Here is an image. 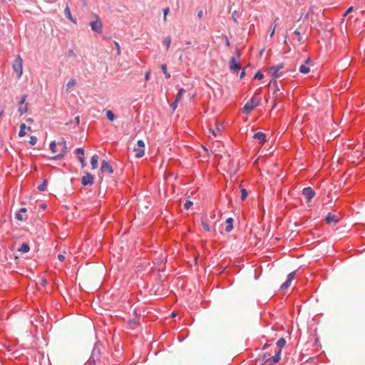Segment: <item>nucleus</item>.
I'll list each match as a JSON object with an SVG mask.
<instances>
[{
    "label": "nucleus",
    "instance_id": "nucleus-23",
    "mask_svg": "<svg viewBox=\"0 0 365 365\" xmlns=\"http://www.w3.org/2000/svg\"><path fill=\"white\" fill-rule=\"evenodd\" d=\"M106 115L110 121H113L116 118L115 115L110 110L106 111Z\"/></svg>",
    "mask_w": 365,
    "mask_h": 365
},
{
    "label": "nucleus",
    "instance_id": "nucleus-46",
    "mask_svg": "<svg viewBox=\"0 0 365 365\" xmlns=\"http://www.w3.org/2000/svg\"><path fill=\"white\" fill-rule=\"evenodd\" d=\"M114 44L115 46V48L117 50V54H120V45L118 42L116 41H114Z\"/></svg>",
    "mask_w": 365,
    "mask_h": 365
},
{
    "label": "nucleus",
    "instance_id": "nucleus-29",
    "mask_svg": "<svg viewBox=\"0 0 365 365\" xmlns=\"http://www.w3.org/2000/svg\"><path fill=\"white\" fill-rule=\"evenodd\" d=\"M26 125L24 123H21L20 125V130L19 132V137H24L26 135L25 132Z\"/></svg>",
    "mask_w": 365,
    "mask_h": 365
},
{
    "label": "nucleus",
    "instance_id": "nucleus-2",
    "mask_svg": "<svg viewBox=\"0 0 365 365\" xmlns=\"http://www.w3.org/2000/svg\"><path fill=\"white\" fill-rule=\"evenodd\" d=\"M235 53L236 58L234 56L232 57L229 62L230 68L233 72L239 71L241 69V66L240 63L241 54L237 48L235 49Z\"/></svg>",
    "mask_w": 365,
    "mask_h": 365
},
{
    "label": "nucleus",
    "instance_id": "nucleus-21",
    "mask_svg": "<svg viewBox=\"0 0 365 365\" xmlns=\"http://www.w3.org/2000/svg\"><path fill=\"white\" fill-rule=\"evenodd\" d=\"M98 160V156L97 155H94L91 157V165L92 169L94 170L97 168Z\"/></svg>",
    "mask_w": 365,
    "mask_h": 365
},
{
    "label": "nucleus",
    "instance_id": "nucleus-39",
    "mask_svg": "<svg viewBox=\"0 0 365 365\" xmlns=\"http://www.w3.org/2000/svg\"><path fill=\"white\" fill-rule=\"evenodd\" d=\"M239 17V14L237 13V11H234L232 13V19H233V21L235 22V23H237V19Z\"/></svg>",
    "mask_w": 365,
    "mask_h": 365
},
{
    "label": "nucleus",
    "instance_id": "nucleus-33",
    "mask_svg": "<svg viewBox=\"0 0 365 365\" xmlns=\"http://www.w3.org/2000/svg\"><path fill=\"white\" fill-rule=\"evenodd\" d=\"M285 344H286V340L284 338H280L277 341V346L280 347V348L284 347L285 346Z\"/></svg>",
    "mask_w": 365,
    "mask_h": 365
},
{
    "label": "nucleus",
    "instance_id": "nucleus-10",
    "mask_svg": "<svg viewBox=\"0 0 365 365\" xmlns=\"http://www.w3.org/2000/svg\"><path fill=\"white\" fill-rule=\"evenodd\" d=\"M302 193L307 198V202H311L313 197L315 196V192L311 187H304Z\"/></svg>",
    "mask_w": 365,
    "mask_h": 365
},
{
    "label": "nucleus",
    "instance_id": "nucleus-11",
    "mask_svg": "<svg viewBox=\"0 0 365 365\" xmlns=\"http://www.w3.org/2000/svg\"><path fill=\"white\" fill-rule=\"evenodd\" d=\"M296 272L297 271L294 270L287 275L286 281L280 287L281 290H286L290 286L292 281L295 277Z\"/></svg>",
    "mask_w": 365,
    "mask_h": 365
},
{
    "label": "nucleus",
    "instance_id": "nucleus-5",
    "mask_svg": "<svg viewBox=\"0 0 365 365\" xmlns=\"http://www.w3.org/2000/svg\"><path fill=\"white\" fill-rule=\"evenodd\" d=\"M13 69L17 74V78H20L23 73V60L20 55H17L15 58V63L13 65Z\"/></svg>",
    "mask_w": 365,
    "mask_h": 365
},
{
    "label": "nucleus",
    "instance_id": "nucleus-1",
    "mask_svg": "<svg viewBox=\"0 0 365 365\" xmlns=\"http://www.w3.org/2000/svg\"><path fill=\"white\" fill-rule=\"evenodd\" d=\"M101 349L99 347V341H96L93 347L91 356L87 360L86 365H103L101 360Z\"/></svg>",
    "mask_w": 365,
    "mask_h": 365
},
{
    "label": "nucleus",
    "instance_id": "nucleus-24",
    "mask_svg": "<svg viewBox=\"0 0 365 365\" xmlns=\"http://www.w3.org/2000/svg\"><path fill=\"white\" fill-rule=\"evenodd\" d=\"M299 71L300 73H302L303 74H307V73H309L310 68L305 65H301L299 66Z\"/></svg>",
    "mask_w": 365,
    "mask_h": 365
},
{
    "label": "nucleus",
    "instance_id": "nucleus-59",
    "mask_svg": "<svg viewBox=\"0 0 365 365\" xmlns=\"http://www.w3.org/2000/svg\"><path fill=\"white\" fill-rule=\"evenodd\" d=\"M304 17V19H308V16H309V14H302V17Z\"/></svg>",
    "mask_w": 365,
    "mask_h": 365
},
{
    "label": "nucleus",
    "instance_id": "nucleus-53",
    "mask_svg": "<svg viewBox=\"0 0 365 365\" xmlns=\"http://www.w3.org/2000/svg\"><path fill=\"white\" fill-rule=\"evenodd\" d=\"M245 70L243 69V70L242 71L241 73H240V79H242V78L245 77Z\"/></svg>",
    "mask_w": 365,
    "mask_h": 365
},
{
    "label": "nucleus",
    "instance_id": "nucleus-27",
    "mask_svg": "<svg viewBox=\"0 0 365 365\" xmlns=\"http://www.w3.org/2000/svg\"><path fill=\"white\" fill-rule=\"evenodd\" d=\"M161 69H162V71H163V73L165 75V78H167V79L170 78V74L167 71V66L165 64H163L161 66Z\"/></svg>",
    "mask_w": 365,
    "mask_h": 365
},
{
    "label": "nucleus",
    "instance_id": "nucleus-26",
    "mask_svg": "<svg viewBox=\"0 0 365 365\" xmlns=\"http://www.w3.org/2000/svg\"><path fill=\"white\" fill-rule=\"evenodd\" d=\"M185 93V90L183 88H181L178 90V93L175 96V99L177 101H180L182 96Z\"/></svg>",
    "mask_w": 365,
    "mask_h": 365
},
{
    "label": "nucleus",
    "instance_id": "nucleus-49",
    "mask_svg": "<svg viewBox=\"0 0 365 365\" xmlns=\"http://www.w3.org/2000/svg\"><path fill=\"white\" fill-rule=\"evenodd\" d=\"M66 257L63 255L59 254L58 255V259L61 262H63L65 260Z\"/></svg>",
    "mask_w": 365,
    "mask_h": 365
},
{
    "label": "nucleus",
    "instance_id": "nucleus-43",
    "mask_svg": "<svg viewBox=\"0 0 365 365\" xmlns=\"http://www.w3.org/2000/svg\"><path fill=\"white\" fill-rule=\"evenodd\" d=\"M293 34L298 36V41L301 42L302 40V37L301 36L300 32L298 30H295Z\"/></svg>",
    "mask_w": 365,
    "mask_h": 365
},
{
    "label": "nucleus",
    "instance_id": "nucleus-55",
    "mask_svg": "<svg viewBox=\"0 0 365 365\" xmlns=\"http://www.w3.org/2000/svg\"><path fill=\"white\" fill-rule=\"evenodd\" d=\"M150 78V72H146L145 75V81H148Z\"/></svg>",
    "mask_w": 365,
    "mask_h": 365
},
{
    "label": "nucleus",
    "instance_id": "nucleus-51",
    "mask_svg": "<svg viewBox=\"0 0 365 365\" xmlns=\"http://www.w3.org/2000/svg\"><path fill=\"white\" fill-rule=\"evenodd\" d=\"M74 120H75L76 125H78L79 124V123H80V117L79 116H76V117H75Z\"/></svg>",
    "mask_w": 365,
    "mask_h": 365
},
{
    "label": "nucleus",
    "instance_id": "nucleus-50",
    "mask_svg": "<svg viewBox=\"0 0 365 365\" xmlns=\"http://www.w3.org/2000/svg\"><path fill=\"white\" fill-rule=\"evenodd\" d=\"M203 16V11L202 10H200L198 12H197V17L199 19H202Z\"/></svg>",
    "mask_w": 365,
    "mask_h": 365
},
{
    "label": "nucleus",
    "instance_id": "nucleus-41",
    "mask_svg": "<svg viewBox=\"0 0 365 365\" xmlns=\"http://www.w3.org/2000/svg\"><path fill=\"white\" fill-rule=\"evenodd\" d=\"M76 153L83 156L84 155V149L83 148H78L76 149Z\"/></svg>",
    "mask_w": 365,
    "mask_h": 365
},
{
    "label": "nucleus",
    "instance_id": "nucleus-54",
    "mask_svg": "<svg viewBox=\"0 0 365 365\" xmlns=\"http://www.w3.org/2000/svg\"><path fill=\"white\" fill-rule=\"evenodd\" d=\"M352 10H353V7H352V6L349 7V8L346 11V12H345L344 15H346V14H349L350 12H351V11H352Z\"/></svg>",
    "mask_w": 365,
    "mask_h": 365
},
{
    "label": "nucleus",
    "instance_id": "nucleus-30",
    "mask_svg": "<svg viewBox=\"0 0 365 365\" xmlns=\"http://www.w3.org/2000/svg\"><path fill=\"white\" fill-rule=\"evenodd\" d=\"M46 185H47V180H44L43 182L41 184L38 185L37 189L39 191H45L46 189Z\"/></svg>",
    "mask_w": 365,
    "mask_h": 365
},
{
    "label": "nucleus",
    "instance_id": "nucleus-7",
    "mask_svg": "<svg viewBox=\"0 0 365 365\" xmlns=\"http://www.w3.org/2000/svg\"><path fill=\"white\" fill-rule=\"evenodd\" d=\"M91 30L97 34L103 32L102 23L98 16H96V19L90 22Z\"/></svg>",
    "mask_w": 365,
    "mask_h": 365
},
{
    "label": "nucleus",
    "instance_id": "nucleus-22",
    "mask_svg": "<svg viewBox=\"0 0 365 365\" xmlns=\"http://www.w3.org/2000/svg\"><path fill=\"white\" fill-rule=\"evenodd\" d=\"M128 324L131 329H135L139 324V322L136 319H129Z\"/></svg>",
    "mask_w": 365,
    "mask_h": 365
},
{
    "label": "nucleus",
    "instance_id": "nucleus-45",
    "mask_svg": "<svg viewBox=\"0 0 365 365\" xmlns=\"http://www.w3.org/2000/svg\"><path fill=\"white\" fill-rule=\"evenodd\" d=\"M170 9L169 8H165L163 9V20L164 21H166V16H167V14H168Z\"/></svg>",
    "mask_w": 365,
    "mask_h": 365
},
{
    "label": "nucleus",
    "instance_id": "nucleus-16",
    "mask_svg": "<svg viewBox=\"0 0 365 365\" xmlns=\"http://www.w3.org/2000/svg\"><path fill=\"white\" fill-rule=\"evenodd\" d=\"M254 139L258 140L259 143L262 144L266 141V135L262 132H257L254 134Z\"/></svg>",
    "mask_w": 365,
    "mask_h": 365
},
{
    "label": "nucleus",
    "instance_id": "nucleus-32",
    "mask_svg": "<svg viewBox=\"0 0 365 365\" xmlns=\"http://www.w3.org/2000/svg\"><path fill=\"white\" fill-rule=\"evenodd\" d=\"M163 44L166 46L167 47V49H168L170 46V43H171V38L170 36H167L165 37L164 39H163Z\"/></svg>",
    "mask_w": 365,
    "mask_h": 365
},
{
    "label": "nucleus",
    "instance_id": "nucleus-52",
    "mask_svg": "<svg viewBox=\"0 0 365 365\" xmlns=\"http://www.w3.org/2000/svg\"><path fill=\"white\" fill-rule=\"evenodd\" d=\"M275 28H276V25H274L272 31H270V36L271 37L273 36V35L274 34Z\"/></svg>",
    "mask_w": 365,
    "mask_h": 365
},
{
    "label": "nucleus",
    "instance_id": "nucleus-48",
    "mask_svg": "<svg viewBox=\"0 0 365 365\" xmlns=\"http://www.w3.org/2000/svg\"><path fill=\"white\" fill-rule=\"evenodd\" d=\"M222 38H224L225 39V44H226V46L227 47H230V41H229V38L227 36L225 35H223L222 36Z\"/></svg>",
    "mask_w": 365,
    "mask_h": 365
},
{
    "label": "nucleus",
    "instance_id": "nucleus-58",
    "mask_svg": "<svg viewBox=\"0 0 365 365\" xmlns=\"http://www.w3.org/2000/svg\"><path fill=\"white\" fill-rule=\"evenodd\" d=\"M269 346H270V345H269V344L266 343V344L264 345V346H263V349H263V350H264V349H267Z\"/></svg>",
    "mask_w": 365,
    "mask_h": 365
},
{
    "label": "nucleus",
    "instance_id": "nucleus-37",
    "mask_svg": "<svg viewBox=\"0 0 365 365\" xmlns=\"http://www.w3.org/2000/svg\"><path fill=\"white\" fill-rule=\"evenodd\" d=\"M193 205L192 202L190 200H187L185 201V204H184V207L186 209V210H189L191 206Z\"/></svg>",
    "mask_w": 365,
    "mask_h": 365
},
{
    "label": "nucleus",
    "instance_id": "nucleus-61",
    "mask_svg": "<svg viewBox=\"0 0 365 365\" xmlns=\"http://www.w3.org/2000/svg\"><path fill=\"white\" fill-rule=\"evenodd\" d=\"M279 20V18L278 17H276L274 21V25H276L277 26V21Z\"/></svg>",
    "mask_w": 365,
    "mask_h": 365
},
{
    "label": "nucleus",
    "instance_id": "nucleus-64",
    "mask_svg": "<svg viewBox=\"0 0 365 365\" xmlns=\"http://www.w3.org/2000/svg\"><path fill=\"white\" fill-rule=\"evenodd\" d=\"M42 283H43V284H46V279H43V280L42 281Z\"/></svg>",
    "mask_w": 365,
    "mask_h": 365
},
{
    "label": "nucleus",
    "instance_id": "nucleus-56",
    "mask_svg": "<svg viewBox=\"0 0 365 365\" xmlns=\"http://www.w3.org/2000/svg\"><path fill=\"white\" fill-rule=\"evenodd\" d=\"M26 211H27V209H26V207H21V208L19 210V212H21H21H26Z\"/></svg>",
    "mask_w": 365,
    "mask_h": 365
},
{
    "label": "nucleus",
    "instance_id": "nucleus-19",
    "mask_svg": "<svg viewBox=\"0 0 365 365\" xmlns=\"http://www.w3.org/2000/svg\"><path fill=\"white\" fill-rule=\"evenodd\" d=\"M233 219L232 217H228L226 220V227L225 228V230L226 232H230L233 229Z\"/></svg>",
    "mask_w": 365,
    "mask_h": 365
},
{
    "label": "nucleus",
    "instance_id": "nucleus-20",
    "mask_svg": "<svg viewBox=\"0 0 365 365\" xmlns=\"http://www.w3.org/2000/svg\"><path fill=\"white\" fill-rule=\"evenodd\" d=\"M30 250V247L29 244L24 242L23 243L21 247L18 249V251L21 253H27Z\"/></svg>",
    "mask_w": 365,
    "mask_h": 365
},
{
    "label": "nucleus",
    "instance_id": "nucleus-57",
    "mask_svg": "<svg viewBox=\"0 0 365 365\" xmlns=\"http://www.w3.org/2000/svg\"><path fill=\"white\" fill-rule=\"evenodd\" d=\"M74 54H75V53H74V52H73V51L72 49H70V50L68 51V56H71V55H74Z\"/></svg>",
    "mask_w": 365,
    "mask_h": 365
},
{
    "label": "nucleus",
    "instance_id": "nucleus-3",
    "mask_svg": "<svg viewBox=\"0 0 365 365\" xmlns=\"http://www.w3.org/2000/svg\"><path fill=\"white\" fill-rule=\"evenodd\" d=\"M284 94L280 91L279 88H274L272 96L271 97V100L272 102V109L275 108L279 103L282 101Z\"/></svg>",
    "mask_w": 365,
    "mask_h": 365
},
{
    "label": "nucleus",
    "instance_id": "nucleus-28",
    "mask_svg": "<svg viewBox=\"0 0 365 365\" xmlns=\"http://www.w3.org/2000/svg\"><path fill=\"white\" fill-rule=\"evenodd\" d=\"M56 147H57V144H56V141L53 140L50 143L49 148L53 153H55L57 152Z\"/></svg>",
    "mask_w": 365,
    "mask_h": 365
},
{
    "label": "nucleus",
    "instance_id": "nucleus-31",
    "mask_svg": "<svg viewBox=\"0 0 365 365\" xmlns=\"http://www.w3.org/2000/svg\"><path fill=\"white\" fill-rule=\"evenodd\" d=\"M262 360L267 363L268 361L270 362V360H271V354H268V353H264L262 355Z\"/></svg>",
    "mask_w": 365,
    "mask_h": 365
},
{
    "label": "nucleus",
    "instance_id": "nucleus-25",
    "mask_svg": "<svg viewBox=\"0 0 365 365\" xmlns=\"http://www.w3.org/2000/svg\"><path fill=\"white\" fill-rule=\"evenodd\" d=\"M76 83V81L75 79L72 78L71 80L68 81V82L66 83V91H68L71 88H72L73 86H74Z\"/></svg>",
    "mask_w": 365,
    "mask_h": 365
},
{
    "label": "nucleus",
    "instance_id": "nucleus-13",
    "mask_svg": "<svg viewBox=\"0 0 365 365\" xmlns=\"http://www.w3.org/2000/svg\"><path fill=\"white\" fill-rule=\"evenodd\" d=\"M137 145L140 148L135 150L136 152L135 156L136 158H142L145 154V151L143 149V148L145 147V143L143 140H138L137 142Z\"/></svg>",
    "mask_w": 365,
    "mask_h": 365
},
{
    "label": "nucleus",
    "instance_id": "nucleus-6",
    "mask_svg": "<svg viewBox=\"0 0 365 365\" xmlns=\"http://www.w3.org/2000/svg\"><path fill=\"white\" fill-rule=\"evenodd\" d=\"M259 99L256 101L254 98H251L248 101L242 108V112L245 114H249L259 103Z\"/></svg>",
    "mask_w": 365,
    "mask_h": 365
},
{
    "label": "nucleus",
    "instance_id": "nucleus-4",
    "mask_svg": "<svg viewBox=\"0 0 365 365\" xmlns=\"http://www.w3.org/2000/svg\"><path fill=\"white\" fill-rule=\"evenodd\" d=\"M58 145L61 147V153L51 158V159L53 160H61L67 153L68 148L66 145V141L63 138H61V140L58 142Z\"/></svg>",
    "mask_w": 365,
    "mask_h": 365
},
{
    "label": "nucleus",
    "instance_id": "nucleus-17",
    "mask_svg": "<svg viewBox=\"0 0 365 365\" xmlns=\"http://www.w3.org/2000/svg\"><path fill=\"white\" fill-rule=\"evenodd\" d=\"M64 14L66 17L69 19L72 23L76 24V19L72 16V14L71 13L69 6L68 5L66 6V8L64 9Z\"/></svg>",
    "mask_w": 365,
    "mask_h": 365
},
{
    "label": "nucleus",
    "instance_id": "nucleus-18",
    "mask_svg": "<svg viewBox=\"0 0 365 365\" xmlns=\"http://www.w3.org/2000/svg\"><path fill=\"white\" fill-rule=\"evenodd\" d=\"M280 356L281 349L278 350V351L274 354V356H273L272 357L271 356V360L269 365H274L277 364L280 359Z\"/></svg>",
    "mask_w": 365,
    "mask_h": 365
},
{
    "label": "nucleus",
    "instance_id": "nucleus-34",
    "mask_svg": "<svg viewBox=\"0 0 365 365\" xmlns=\"http://www.w3.org/2000/svg\"><path fill=\"white\" fill-rule=\"evenodd\" d=\"M263 77H264L263 73H261L260 71H257V72L255 74V76H254V77H253V79H255V80H257H257H261V79H262V78H263Z\"/></svg>",
    "mask_w": 365,
    "mask_h": 365
},
{
    "label": "nucleus",
    "instance_id": "nucleus-63",
    "mask_svg": "<svg viewBox=\"0 0 365 365\" xmlns=\"http://www.w3.org/2000/svg\"><path fill=\"white\" fill-rule=\"evenodd\" d=\"M4 114V110H2L1 112H0V118H1V116L3 115Z\"/></svg>",
    "mask_w": 365,
    "mask_h": 365
},
{
    "label": "nucleus",
    "instance_id": "nucleus-62",
    "mask_svg": "<svg viewBox=\"0 0 365 365\" xmlns=\"http://www.w3.org/2000/svg\"><path fill=\"white\" fill-rule=\"evenodd\" d=\"M311 61V58H307L305 61V63H309V62Z\"/></svg>",
    "mask_w": 365,
    "mask_h": 365
},
{
    "label": "nucleus",
    "instance_id": "nucleus-15",
    "mask_svg": "<svg viewBox=\"0 0 365 365\" xmlns=\"http://www.w3.org/2000/svg\"><path fill=\"white\" fill-rule=\"evenodd\" d=\"M325 220L327 224H331L333 222L334 225H336L339 222V220L337 219L336 215H334L331 212H329L326 215Z\"/></svg>",
    "mask_w": 365,
    "mask_h": 365
},
{
    "label": "nucleus",
    "instance_id": "nucleus-60",
    "mask_svg": "<svg viewBox=\"0 0 365 365\" xmlns=\"http://www.w3.org/2000/svg\"><path fill=\"white\" fill-rule=\"evenodd\" d=\"M26 121H27V122L32 123V122L34 121V120H33V118H28L26 119Z\"/></svg>",
    "mask_w": 365,
    "mask_h": 365
},
{
    "label": "nucleus",
    "instance_id": "nucleus-44",
    "mask_svg": "<svg viewBox=\"0 0 365 365\" xmlns=\"http://www.w3.org/2000/svg\"><path fill=\"white\" fill-rule=\"evenodd\" d=\"M16 219H17L18 220H24L26 218H24L21 213L18 212L16 214Z\"/></svg>",
    "mask_w": 365,
    "mask_h": 365
},
{
    "label": "nucleus",
    "instance_id": "nucleus-36",
    "mask_svg": "<svg viewBox=\"0 0 365 365\" xmlns=\"http://www.w3.org/2000/svg\"><path fill=\"white\" fill-rule=\"evenodd\" d=\"M272 86L274 87V88H279L276 78H273V77H272V79L269 81V86Z\"/></svg>",
    "mask_w": 365,
    "mask_h": 365
},
{
    "label": "nucleus",
    "instance_id": "nucleus-35",
    "mask_svg": "<svg viewBox=\"0 0 365 365\" xmlns=\"http://www.w3.org/2000/svg\"><path fill=\"white\" fill-rule=\"evenodd\" d=\"M240 192H241V196H240L241 200H244L247 196V191L246 190V189L242 188V189H241Z\"/></svg>",
    "mask_w": 365,
    "mask_h": 365
},
{
    "label": "nucleus",
    "instance_id": "nucleus-8",
    "mask_svg": "<svg viewBox=\"0 0 365 365\" xmlns=\"http://www.w3.org/2000/svg\"><path fill=\"white\" fill-rule=\"evenodd\" d=\"M284 68V65L282 63L274 65L270 67L269 71H272V77L273 78H277L282 76V73H280L279 71Z\"/></svg>",
    "mask_w": 365,
    "mask_h": 365
},
{
    "label": "nucleus",
    "instance_id": "nucleus-12",
    "mask_svg": "<svg viewBox=\"0 0 365 365\" xmlns=\"http://www.w3.org/2000/svg\"><path fill=\"white\" fill-rule=\"evenodd\" d=\"M94 183V177L92 174L87 173L81 178V184L83 186L92 185Z\"/></svg>",
    "mask_w": 365,
    "mask_h": 365
},
{
    "label": "nucleus",
    "instance_id": "nucleus-42",
    "mask_svg": "<svg viewBox=\"0 0 365 365\" xmlns=\"http://www.w3.org/2000/svg\"><path fill=\"white\" fill-rule=\"evenodd\" d=\"M179 101H177L176 99H175V101L172 103L170 106H171L173 110H175L176 109V108L178 107Z\"/></svg>",
    "mask_w": 365,
    "mask_h": 365
},
{
    "label": "nucleus",
    "instance_id": "nucleus-40",
    "mask_svg": "<svg viewBox=\"0 0 365 365\" xmlns=\"http://www.w3.org/2000/svg\"><path fill=\"white\" fill-rule=\"evenodd\" d=\"M37 138L34 135L30 137L29 143L34 145L37 143Z\"/></svg>",
    "mask_w": 365,
    "mask_h": 365
},
{
    "label": "nucleus",
    "instance_id": "nucleus-38",
    "mask_svg": "<svg viewBox=\"0 0 365 365\" xmlns=\"http://www.w3.org/2000/svg\"><path fill=\"white\" fill-rule=\"evenodd\" d=\"M203 229L207 231V232H209L210 230V227L208 225L207 222H205V221H202V223H201Z\"/></svg>",
    "mask_w": 365,
    "mask_h": 365
},
{
    "label": "nucleus",
    "instance_id": "nucleus-14",
    "mask_svg": "<svg viewBox=\"0 0 365 365\" xmlns=\"http://www.w3.org/2000/svg\"><path fill=\"white\" fill-rule=\"evenodd\" d=\"M101 170L103 173L111 174L113 173V170L110 163L106 160H103L101 163Z\"/></svg>",
    "mask_w": 365,
    "mask_h": 365
},
{
    "label": "nucleus",
    "instance_id": "nucleus-9",
    "mask_svg": "<svg viewBox=\"0 0 365 365\" xmlns=\"http://www.w3.org/2000/svg\"><path fill=\"white\" fill-rule=\"evenodd\" d=\"M26 99V95H22L21 96V101L18 106V111L20 113V115H23L24 113H25L28 111V106L26 104H25Z\"/></svg>",
    "mask_w": 365,
    "mask_h": 365
},
{
    "label": "nucleus",
    "instance_id": "nucleus-47",
    "mask_svg": "<svg viewBox=\"0 0 365 365\" xmlns=\"http://www.w3.org/2000/svg\"><path fill=\"white\" fill-rule=\"evenodd\" d=\"M78 160L81 162L82 167H84L86 165L85 159L83 156H79Z\"/></svg>",
    "mask_w": 365,
    "mask_h": 365
}]
</instances>
